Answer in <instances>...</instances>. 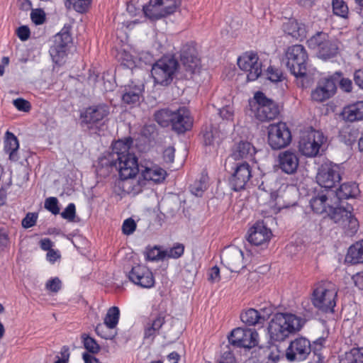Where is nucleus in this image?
<instances>
[{
	"label": "nucleus",
	"mask_w": 363,
	"mask_h": 363,
	"mask_svg": "<svg viewBox=\"0 0 363 363\" xmlns=\"http://www.w3.org/2000/svg\"><path fill=\"white\" fill-rule=\"evenodd\" d=\"M306 322V319L291 313H276L267 327L270 341H284L290 335L299 332Z\"/></svg>",
	"instance_id": "nucleus-3"
},
{
	"label": "nucleus",
	"mask_w": 363,
	"mask_h": 363,
	"mask_svg": "<svg viewBox=\"0 0 363 363\" xmlns=\"http://www.w3.org/2000/svg\"><path fill=\"white\" fill-rule=\"evenodd\" d=\"M128 277L134 284L144 289H150L155 283L152 272L143 264H139L132 267Z\"/></svg>",
	"instance_id": "nucleus-18"
},
{
	"label": "nucleus",
	"mask_w": 363,
	"mask_h": 363,
	"mask_svg": "<svg viewBox=\"0 0 363 363\" xmlns=\"http://www.w3.org/2000/svg\"><path fill=\"white\" fill-rule=\"evenodd\" d=\"M13 104L18 111L23 112H28L31 108L30 102L22 98H18L13 100Z\"/></svg>",
	"instance_id": "nucleus-54"
},
{
	"label": "nucleus",
	"mask_w": 363,
	"mask_h": 363,
	"mask_svg": "<svg viewBox=\"0 0 363 363\" xmlns=\"http://www.w3.org/2000/svg\"><path fill=\"white\" fill-rule=\"evenodd\" d=\"M268 79L273 82H281L283 78L282 72L273 67H269L267 69Z\"/></svg>",
	"instance_id": "nucleus-53"
},
{
	"label": "nucleus",
	"mask_w": 363,
	"mask_h": 363,
	"mask_svg": "<svg viewBox=\"0 0 363 363\" xmlns=\"http://www.w3.org/2000/svg\"><path fill=\"white\" fill-rule=\"evenodd\" d=\"M209 178L207 173L203 172L199 178L189 186L191 193L196 196H202L208 186Z\"/></svg>",
	"instance_id": "nucleus-36"
},
{
	"label": "nucleus",
	"mask_w": 363,
	"mask_h": 363,
	"mask_svg": "<svg viewBox=\"0 0 363 363\" xmlns=\"http://www.w3.org/2000/svg\"><path fill=\"white\" fill-rule=\"evenodd\" d=\"M345 262L352 264L363 263V246L361 240L349 247Z\"/></svg>",
	"instance_id": "nucleus-35"
},
{
	"label": "nucleus",
	"mask_w": 363,
	"mask_h": 363,
	"mask_svg": "<svg viewBox=\"0 0 363 363\" xmlns=\"http://www.w3.org/2000/svg\"><path fill=\"white\" fill-rule=\"evenodd\" d=\"M180 60L186 72V77H191L193 74L199 72L201 62L194 46L189 44L183 45L181 49Z\"/></svg>",
	"instance_id": "nucleus-19"
},
{
	"label": "nucleus",
	"mask_w": 363,
	"mask_h": 363,
	"mask_svg": "<svg viewBox=\"0 0 363 363\" xmlns=\"http://www.w3.org/2000/svg\"><path fill=\"white\" fill-rule=\"evenodd\" d=\"M30 18L35 25H42L46 20L45 13L41 9H33L30 13Z\"/></svg>",
	"instance_id": "nucleus-48"
},
{
	"label": "nucleus",
	"mask_w": 363,
	"mask_h": 363,
	"mask_svg": "<svg viewBox=\"0 0 363 363\" xmlns=\"http://www.w3.org/2000/svg\"><path fill=\"white\" fill-rule=\"evenodd\" d=\"M163 10L165 18L174 14L182 4V0H156Z\"/></svg>",
	"instance_id": "nucleus-38"
},
{
	"label": "nucleus",
	"mask_w": 363,
	"mask_h": 363,
	"mask_svg": "<svg viewBox=\"0 0 363 363\" xmlns=\"http://www.w3.org/2000/svg\"><path fill=\"white\" fill-rule=\"evenodd\" d=\"M16 34L21 40L25 41L29 38L30 31L28 26H21L17 29Z\"/></svg>",
	"instance_id": "nucleus-56"
},
{
	"label": "nucleus",
	"mask_w": 363,
	"mask_h": 363,
	"mask_svg": "<svg viewBox=\"0 0 363 363\" xmlns=\"http://www.w3.org/2000/svg\"><path fill=\"white\" fill-rule=\"evenodd\" d=\"M92 0H66L65 6L67 9H72L79 13H86L91 6Z\"/></svg>",
	"instance_id": "nucleus-40"
},
{
	"label": "nucleus",
	"mask_w": 363,
	"mask_h": 363,
	"mask_svg": "<svg viewBox=\"0 0 363 363\" xmlns=\"http://www.w3.org/2000/svg\"><path fill=\"white\" fill-rule=\"evenodd\" d=\"M165 322V315L163 313H159L155 316L152 315L144 325V339L152 341L159 335L160 330Z\"/></svg>",
	"instance_id": "nucleus-27"
},
{
	"label": "nucleus",
	"mask_w": 363,
	"mask_h": 363,
	"mask_svg": "<svg viewBox=\"0 0 363 363\" xmlns=\"http://www.w3.org/2000/svg\"><path fill=\"white\" fill-rule=\"evenodd\" d=\"M325 141L326 138L321 131L311 128L301 132L298 149L306 157H315L318 154L320 147Z\"/></svg>",
	"instance_id": "nucleus-9"
},
{
	"label": "nucleus",
	"mask_w": 363,
	"mask_h": 363,
	"mask_svg": "<svg viewBox=\"0 0 363 363\" xmlns=\"http://www.w3.org/2000/svg\"><path fill=\"white\" fill-rule=\"evenodd\" d=\"M238 65L242 70L247 72L248 81L256 80L262 72V64L259 61V57L252 51L246 52L238 58Z\"/></svg>",
	"instance_id": "nucleus-15"
},
{
	"label": "nucleus",
	"mask_w": 363,
	"mask_h": 363,
	"mask_svg": "<svg viewBox=\"0 0 363 363\" xmlns=\"http://www.w3.org/2000/svg\"><path fill=\"white\" fill-rule=\"evenodd\" d=\"M307 44L309 48L317 50V56L324 60L335 57L339 50L337 42L324 32H317L307 40Z\"/></svg>",
	"instance_id": "nucleus-8"
},
{
	"label": "nucleus",
	"mask_w": 363,
	"mask_h": 363,
	"mask_svg": "<svg viewBox=\"0 0 363 363\" xmlns=\"http://www.w3.org/2000/svg\"><path fill=\"white\" fill-rule=\"evenodd\" d=\"M253 101H250L252 110L255 111L257 119L262 122L275 119L279 114V107L273 100L267 98L260 91H257L253 98Z\"/></svg>",
	"instance_id": "nucleus-6"
},
{
	"label": "nucleus",
	"mask_w": 363,
	"mask_h": 363,
	"mask_svg": "<svg viewBox=\"0 0 363 363\" xmlns=\"http://www.w3.org/2000/svg\"><path fill=\"white\" fill-rule=\"evenodd\" d=\"M156 0H150L149 3L143 6L145 16L152 21H156L165 18L163 10Z\"/></svg>",
	"instance_id": "nucleus-34"
},
{
	"label": "nucleus",
	"mask_w": 363,
	"mask_h": 363,
	"mask_svg": "<svg viewBox=\"0 0 363 363\" xmlns=\"http://www.w3.org/2000/svg\"><path fill=\"white\" fill-rule=\"evenodd\" d=\"M179 67L178 60L172 55H165L152 66L151 75L154 82L161 86L169 85Z\"/></svg>",
	"instance_id": "nucleus-5"
},
{
	"label": "nucleus",
	"mask_w": 363,
	"mask_h": 363,
	"mask_svg": "<svg viewBox=\"0 0 363 363\" xmlns=\"http://www.w3.org/2000/svg\"><path fill=\"white\" fill-rule=\"evenodd\" d=\"M256 153L255 147L248 141L240 140L232 147L231 157L237 160H251Z\"/></svg>",
	"instance_id": "nucleus-29"
},
{
	"label": "nucleus",
	"mask_w": 363,
	"mask_h": 363,
	"mask_svg": "<svg viewBox=\"0 0 363 363\" xmlns=\"http://www.w3.org/2000/svg\"><path fill=\"white\" fill-rule=\"evenodd\" d=\"M331 197L333 196L330 191L318 193L310 201L313 211L317 214L327 213L330 218L340 225L347 235H354L357 232L359 225L358 220L352 213L353 206L351 204H347L345 208L336 206L331 202Z\"/></svg>",
	"instance_id": "nucleus-2"
},
{
	"label": "nucleus",
	"mask_w": 363,
	"mask_h": 363,
	"mask_svg": "<svg viewBox=\"0 0 363 363\" xmlns=\"http://www.w3.org/2000/svg\"><path fill=\"white\" fill-rule=\"evenodd\" d=\"M340 88L346 92H350L352 89V82L348 78H342L340 82Z\"/></svg>",
	"instance_id": "nucleus-59"
},
{
	"label": "nucleus",
	"mask_w": 363,
	"mask_h": 363,
	"mask_svg": "<svg viewBox=\"0 0 363 363\" xmlns=\"http://www.w3.org/2000/svg\"><path fill=\"white\" fill-rule=\"evenodd\" d=\"M164 258V250H160L157 246L147 248L145 252V259L148 261H157Z\"/></svg>",
	"instance_id": "nucleus-45"
},
{
	"label": "nucleus",
	"mask_w": 363,
	"mask_h": 363,
	"mask_svg": "<svg viewBox=\"0 0 363 363\" xmlns=\"http://www.w3.org/2000/svg\"><path fill=\"white\" fill-rule=\"evenodd\" d=\"M353 80L354 84L363 89V69H359L354 72Z\"/></svg>",
	"instance_id": "nucleus-58"
},
{
	"label": "nucleus",
	"mask_w": 363,
	"mask_h": 363,
	"mask_svg": "<svg viewBox=\"0 0 363 363\" xmlns=\"http://www.w3.org/2000/svg\"><path fill=\"white\" fill-rule=\"evenodd\" d=\"M227 111L225 107L220 110L219 114L223 118V121L218 124H213L209 126H206L202 130L203 140L205 146L211 147L214 150L220 147L222 142L226 138L227 134L225 132L226 123L224 121Z\"/></svg>",
	"instance_id": "nucleus-10"
},
{
	"label": "nucleus",
	"mask_w": 363,
	"mask_h": 363,
	"mask_svg": "<svg viewBox=\"0 0 363 363\" xmlns=\"http://www.w3.org/2000/svg\"><path fill=\"white\" fill-rule=\"evenodd\" d=\"M132 138L127 137L114 142L111 151L106 152L99 158V164L106 166L107 170L116 167L118 170L120 180L118 186L125 194H138L140 187L138 182L130 180L139 172L137 157L129 152L133 145Z\"/></svg>",
	"instance_id": "nucleus-1"
},
{
	"label": "nucleus",
	"mask_w": 363,
	"mask_h": 363,
	"mask_svg": "<svg viewBox=\"0 0 363 363\" xmlns=\"http://www.w3.org/2000/svg\"><path fill=\"white\" fill-rule=\"evenodd\" d=\"M353 280L355 286L360 290H363V274H357L353 277Z\"/></svg>",
	"instance_id": "nucleus-63"
},
{
	"label": "nucleus",
	"mask_w": 363,
	"mask_h": 363,
	"mask_svg": "<svg viewBox=\"0 0 363 363\" xmlns=\"http://www.w3.org/2000/svg\"><path fill=\"white\" fill-rule=\"evenodd\" d=\"M325 341H326L325 337H320L318 338L316 340H315L313 342V344L312 345V349H313L315 352L316 351H320L323 348L324 344L325 343Z\"/></svg>",
	"instance_id": "nucleus-60"
},
{
	"label": "nucleus",
	"mask_w": 363,
	"mask_h": 363,
	"mask_svg": "<svg viewBox=\"0 0 363 363\" xmlns=\"http://www.w3.org/2000/svg\"><path fill=\"white\" fill-rule=\"evenodd\" d=\"M60 355L61 357H58V359L60 360H64L65 362L68 363L69 358V347L65 345L61 348L60 350Z\"/></svg>",
	"instance_id": "nucleus-62"
},
{
	"label": "nucleus",
	"mask_w": 363,
	"mask_h": 363,
	"mask_svg": "<svg viewBox=\"0 0 363 363\" xmlns=\"http://www.w3.org/2000/svg\"><path fill=\"white\" fill-rule=\"evenodd\" d=\"M174 111L169 108H162L155 112L154 117L155 121L162 127H168L172 125Z\"/></svg>",
	"instance_id": "nucleus-37"
},
{
	"label": "nucleus",
	"mask_w": 363,
	"mask_h": 363,
	"mask_svg": "<svg viewBox=\"0 0 363 363\" xmlns=\"http://www.w3.org/2000/svg\"><path fill=\"white\" fill-rule=\"evenodd\" d=\"M278 162L279 167L283 172L293 174L296 172L299 165L298 153L292 150L282 151L279 154Z\"/></svg>",
	"instance_id": "nucleus-24"
},
{
	"label": "nucleus",
	"mask_w": 363,
	"mask_h": 363,
	"mask_svg": "<svg viewBox=\"0 0 363 363\" xmlns=\"http://www.w3.org/2000/svg\"><path fill=\"white\" fill-rule=\"evenodd\" d=\"M266 352H267V363H276L279 359V351L277 346L267 349Z\"/></svg>",
	"instance_id": "nucleus-55"
},
{
	"label": "nucleus",
	"mask_w": 363,
	"mask_h": 363,
	"mask_svg": "<svg viewBox=\"0 0 363 363\" xmlns=\"http://www.w3.org/2000/svg\"><path fill=\"white\" fill-rule=\"evenodd\" d=\"M120 310L117 306L111 307L104 318V324L109 329H113L118 323Z\"/></svg>",
	"instance_id": "nucleus-39"
},
{
	"label": "nucleus",
	"mask_w": 363,
	"mask_h": 363,
	"mask_svg": "<svg viewBox=\"0 0 363 363\" xmlns=\"http://www.w3.org/2000/svg\"><path fill=\"white\" fill-rule=\"evenodd\" d=\"M45 208L53 215L60 213L58 200L56 197H49L45 201Z\"/></svg>",
	"instance_id": "nucleus-49"
},
{
	"label": "nucleus",
	"mask_w": 363,
	"mask_h": 363,
	"mask_svg": "<svg viewBox=\"0 0 363 363\" xmlns=\"http://www.w3.org/2000/svg\"><path fill=\"white\" fill-rule=\"evenodd\" d=\"M315 178L317 183L326 191L332 190L341 181L340 167L332 163L323 164L318 168Z\"/></svg>",
	"instance_id": "nucleus-12"
},
{
	"label": "nucleus",
	"mask_w": 363,
	"mask_h": 363,
	"mask_svg": "<svg viewBox=\"0 0 363 363\" xmlns=\"http://www.w3.org/2000/svg\"><path fill=\"white\" fill-rule=\"evenodd\" d=\"M62 218L69 221H72L76 216V207L74 203H70L60 213Z\"/></svg>",
	"instance_id": "nucleus-51"
},
{
	"label": "nucleus",
	"mask_w": 363,
	"mask_h": 363,
	"mask_svg": "<svg viewBox=\"0 0 363 363\" xmlns=\"http://www.w3.org/2000/svg\"><path fill=\"white\" fill-rule=\"evenodd\" d=\"M136 228V223L135 220L131 218H127L123 221L122 225V231L123 234L129 235L133 233Z\"/></svg>",
	"instance_id": "nucleus-52"
},
{
	"label": "nucleus",
	"mask_w": 363,
	"mask_h": 363,
	"mask_svg": "<svg viewBox=\"0 0 363 363\" xmlns=\"http://www.w3.org/2000/svg\"><path fill=\"white\" fill-rule=\"evenodd\" d=\"M11 238L9 232L4 228H0V252L10 247Z\"/></svg>",
	"instance_id": "nucleus-46"
},
{
	"label": "nucleus",
	"mask_w": 363,
	"mask_h": 363,
	"mask_svg": "<svg viewBox=\"0 0 363 363\" xmlns=\"http://www.w3.org/2000/svg\"><path fill=\"white\" fill-rule=\"evenodd\" d=\"M82 357L84 363H101L97 358L87 352H84L82 354Z\"/></svg>",
	"instance_id": "nucleus-64"
},
{
	"label": "nucleus",
	"mask_w": 363,
	"mask_h": 363,
	"mask_svg": "<svg viewBox=\"0 0 363 363\" xmlns=\"http://www.w3.org/2000/svg\"><path fill=\"white\" fill-rule=\"evenodd\" d=\"M337 296V289L335 285L330 281H323L314 289L311 301L313 306L322 313H333Z\"/></svg>",
	"instance_id": "nucleus-4"
},
{
	"label": "nucleus",
	"mask_w": 363,
	"mask_h": 363,
	"mask_svg": "<svg viewBox=\"0 0 363 363\" xmlns=\"http://www.w3.org/2000/svg\"><path fill=\"white\" fill-rule=\"evenodd\" d=\"M336 89L335 82L333 77L324 79L318 82L315 89L312 90L311 96L315 101L323 102L332 97Z\"/></svg>",
	"instance_id": "nucleus-23"
},
{
	"label": "nucleus",
	"mask_w": 363,
	"mask_h": 363,
	"mask_svg": "<svg viewBox=\"0 0 363 363\" xmlns=\"http://www.w3.org/2000/svg\"><path fill=\"white\" fill-rule=\"evenodd\" d=\"M171 125L172 130L178 134L189 130L193 125L190 111L185 107H179L174 111Z\"/></svg>",
	"instance_id": "nucleus-22"
},
{
	"label": "nucleus",
	"mask_w": 363,
	"mask_h": 363,
	"mask_svg": "<svg viewBox=\"0 0 363 363\" xmlns=\"http://www.w3.org/2000/svg\"><path fill=\"white\" fill-rule=\"evenodd\" d=\"M264 314H261L259 311L254 308H248L244 311H242L240 318L241 321L248 326H255L256 325H262L264 321L269 318L272 313V310L269 309V311H267V309H262Z\"/></svg>",
	"instance_id": "nucleus-26"
},
{
	"label": "nucleus",
	"mask_w": 363,
	"mask_h": 363,
	"mask_svg": "<svg viewBox=\"0 0 363 363\" xmlns=\"http://www.w3.org/2000/svg\"><path fill=\"white\" fill-rule=\"evenodd\" d=\"M110 113V107L106 104H99L86 108L80 114L81 125L93 128Z\"/></svg>",
	"instance_id": "nucleus-14"
},
{
	"label": "nucleus",
	"mask_w": 363,
	"mask_h": 363,
	"mask_svg": "<svg viewBox=\"0 0 363 363\" xmlns=\"http://www.w3.org/2000/svg\"><path fill=\"white\" fill-rule=\"evenodd\" d=\"M330 194L333 197H331V202L335 204L336 206L345 208L347 204L345 205L344 200L355 198L359 194V189L358 185L353 183H344L340 186V187L334 190H330Z\"/></svg>",
	"instance_id": "nucleus-20"
},
{
	"label": "nucleus",
	"mask_w": 363,
	"mask_h": 363,
	"mask_svg": "<svg viewBox=\"0 0 363 363\" xmlns=\"http://www.w3.org/2000/svg\"><path fill=\"white\" fill-rule=\"evenodd\" d=\"M250 177L251 171L249 164L246 162L238 164L229 179L231 189L235 191L244 189Z\"/></svg>",
	"instance_id": "nucleus-21"
},
{
	"label": "nucleus",
	"mask_w": 363,
	"mask_h": 363,
	"mask_svg": "<svg viewBox=\"0 0 363 363\" xmlns=\"http://www.w3.org/2000/svg\"><path fill=\"white\" fill-rule=\"evenodd\" d=\"M81 337L83 345L88 354L94 356L100 351V346L94 338L85 333L82 334Z\"/></svg>",
	"instance_id": "nucleus-42"
},
{
	"label": "nucleus",
	"mask_w": 363,
	"mask_h": 363,
	"mask_svg": "<svg viewBox=\"0 0 363 363\" xmlns=\"http://www.w3.org/2000/svg\"><path fill=\"white\" fill-rule=\"evenodd\" d=\"M38 215L37 213L29 212L21 220V225L23 228L28 229L35 225Z\"/></svg>",
	"instance_id": "nucleus-47"
},
{
	"label": "nucleus",
	"mask_w": 363,
	"mask_h": 363,
	"mask_svg": "<svg viewBox=\"0 0 363 363\" xmlns=\"http://www.w3.org/2000/svg\"><path fill=\"white\" fill-rule=\"evenodd\" d=\"M332 7L335 15L344 18H347L349 9L344 0H333Z\"/></svg>",
	"instance_id": "nucleus-43"
},
{
	"label": "nucleus",
	"mask_w": 363,
	"mask_h": 363,
	"mask_svg": "<svg viewBox=\"0 0 363 363\" xmlns=\"http://www.w3.org/2000/svg\"><path fill=\"white\" fill-rule=\"evenodd\" d=\"M19 149V141L17 137L11 132L7 130L5 133L4 142V150L9 155L11 161L16 162L19 160L18 150Z\"/></svg>",
	"instance_id": "nucleus-31"
},
{
	"label": "nucleus",
	"mask_w": 363,
	"mask_h": 363,
	"mask_svg": "<svg viewBox=\"0 0 363 363\" xmlns=\"http://www.w3.org/2000/svg\"><path fill=\"white\" fill-rule=\"evenodd\" d=\"M312 350L311 342L306 337H298L291 341L286 351V358L289 362L306 359Z\"/></svg>",
	"instance_id": "nucleus-17"
},
{
	"label": "nucleus",
	"mask_w": 363,
	"mask_h": 363,
	"mask_svg": "<svg viewBox=\"0 0 363 363\" xmlns=\"http://www.w3.org/2000/svg\"><path fill=\"white\" fill-rule=\"evenodd\" d=\"M340 363H363V348L354 347L346 352Z\"/></svg>",
	"instance_id": "nucleus-41"
},
{
	"label": "nucleus",
	"mask_w": 363,
	"mask_h": 363,
	"mask_svg": "<svg viewBox=\"0 0 363 363\" xmlns=\"http://www.w3.org/2000/svg\"><path fill=\"white\" fill-rule=\"evenodd\" d=\"M258 333L254 329L238 327L228 335V342L237 347L252 348L257 343Z\"/></svg>",
	"instance_id": "nucleus-13"
},
{
	"label": "nucleus",
	"mask_w": 363,
	"mask_h": 363,
	"mask_svg": "<svg viewBox=\"0 0 363 363\" xmlns=\"http://www.w3.org/2000/svg\"><path fill=\"white\" fill-rule=\"evenodd\" d=\"M144 90L143 84H137L131 82L125 86L121 97L122 102L127 105H135L139 102L140 98Z\"/></svg>",
	"instance_id": "nucleus-28"
},
{
	"label": "nucleus",
	"mask_w": 363,
	"mask_h": 363,
	"mask_svg": "<svg viewBox=\"0 0 363 363\" xmlns=\"http://www.w3.org/2000/svg\"><path fill=\"white\" fill-rule=\"evenodd\" d=\"M286 67L296 77H304L307 72L308 52L302 45H294L288 48L286 54Z\"/></svg>",
	"instance_id": "nucleus-7"
},
{
	"label": "nucleus",
	"mask_w": 363,
	"mask_h": 363,
	"mask_svg": "<svg viewBox=\"0 0 363 363\" xmlns=\"http://www.w3.org/2000/svg\"><path fill=\"white\" fill-rule=\"evenodd\" d=\"M291 141V133L286 123L279 122L268 127V144L273 150L288 146Z\"/></svg>",
	"instance_id": "nucleus-11"
},
{
	"label": "nucleus",
	"mask_w": 363,
	"mask_h": 363,
	"mask_svg": "<svg viewBox=\"0 0 363 363\" xmlns=\"http://www.w3.org/2000/svg\"><path fill=\"white\" fill-rule=\"evenodd\" d=\"M141 174L145 180L151 181L154 183H160L166 177L167 172L164 169L157 165L145 167L141 169Z\"/></svg>",
	"instance_id": "nucleus-33"
},
{
	"label": "nucleus",
	"mask_w": 363,
	"mask_h": 363,
	"mask_svg": "<svg viewBox=\"0 0 363 363\" xmlns=\"http://www.w3.org/2000/svg\"><path fill=\"white\" fill-rule=\"evenodd\" d=\"M342 118L348 122L363 120V101L348 105L343 108Z\"/></svg>",
	"instance_id": "nucleus-32"
},
{
	"label": "nucleus",
	"mask_w": 363,
	"mask_h": 363,
	"mask_svg": "<svg viewBox=\"0 0 363 363\" xmlns=\"http://www.w3.org/2000/svg\"><path fill=\"white\" fill-rule=\"evenodd\" d=\"M272 231L263 222L258 221L250 229L247 240L256 246L266 245L272 237Z\"/></svg>",
	"instance_id": "nucleus-25"
},
{
	"label": "nucleus",
	"mask_w": 363,
	"mask_h": 363,
	"mask_svg": "<svg viewBox=\"0 0 363 363\" xmlns=\"http://www.w3.org/2000/svg\"><path fill=\"white\" fill-rule=\"evenodd\" d=\"M72 40V35L68 31L62 30L54 36L49 53L55 64L60 65L62 62L67 55L68 45Z\"/></svg>",
	"instance_id": "nucleus-16"
},
{
	"label": "nucleus",
	"mask_w": 363,
	"mask_h": 363,
	"mask_svg": "<svg viewBox=\"0 0 363 363\" xmlns=\"http://www.w3.org/2000/svg\"><path fill=\"white\" fill-rule=\"evenodd\" d=\"M220 269L217 266L211 267L209 272L208 279L215 281L219 279Z\"/></svg>",
	"instance_id": "nucleus-61"
},
{
	"label": "nucleus",
	"mask_w": 363,
	"mask_h": 363,
	"mask_svg": "<svg viewBox=\"0 0 363 363\" xmlns=\"http://www.w3.org/2000/svg\"><path fill=\"white\" fill-rule=\"evenodd\" d=\"M62 287V281L58 277H54L49 279L45 284V289L50 291L57 293Z\"/></svg>",
	"instance_id": "nucleus-50"
},
{
	"label": "nucleus",
	"mask_w": 363,
	"mask_h": 363,
	"mask_svg": "<svg viewBox=\"0 0 363 363\" xmlns=\"http://www.w3.org/2000/svg\"><path fill=\"white\" fill-rule=\"evenodd\" d=\"M175 150L173 147H167L163 152V159L167 163L174 162Z\"/></svg>",
	"instance_id": "nucleus-57"
},
{
	"label": "nucleus",
	"mask_w": 363,
	"mask_h": 363,
	"mask_svg": "<svg viewBox=\"0 0 363 363\" xmlns=\"http://www.w3.org/2000/svg\"><path fill=\"white\" fill-rule=\"evenodd\" d=\"M184 246L181 243H176L172 247L164 250V257L168 258L177 259L183 255Z\"/></svg>",
	"instance_id": "nucleus-44"
},
{
	"label": "nucleus",
	"mask_w": 363,
	"mask_h": 363,
	"mask_svg": "<svg viewBox=\"0 0 363 363\" xmlns=\"http://www.w3.org/2000/svg\"><path fill=\"white\" fill-rule=\"evenodd\" d=\"M283 31L296 40H302L306 37V26L295 19H289L282 26Z\"/></svg>",
	"instance_id": "nucleus-30"
}]
</instances>
